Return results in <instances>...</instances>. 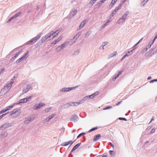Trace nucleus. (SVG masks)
<instances>
[{"mask_svg":"<svg viewBox=\"0 0 157 157\" xmlns=\"http://www.w3.org/2000/svg\"><path fill=\"white\" fill-rule=\"evenodd\" d=\"M7 135V132L6 131H4L0 135V137L2 138H3L6 137Z\"/></svg>","mask_w":157,"mask_h":157,"instance_id":"nucleus-19","label":"nucleus"},{"mask_svg":"<svg viewBox=\"0 0 157 157\" xmlns=\"http://www.w3.org/2000/svg\"><path fill=\"white\" fill-rule=\"evenodd\" d=\"M27 101V99L26 98H23L20 100L17 103H16L17 105L21 103H25Z\"/></svg>","mask_w":157,"mask_h":157,"instance_id":"nucleus-16","label":"nucleus"},{"mask_svg":"<svg viewBox=\"0 0 157 157\" xmlns=\"http://www.w3.org/2000/svg\"><path fill=\"white\" fill-rule=\"evenodd\" d=\"M85 101V100H84V99L83 98V99H82V100H81V101H79L76 102H77V105H79V104H82V103H84Z\"/></svg>","mask_w":157,"mask_h":157,"instance_id":"nucleus-33","label":"nucleus"},{"mask_svg":"<svg viewBox=\"0 0 157 157\" xmlns=\"http://www.w3.org/2000/svg\"><path fill=\"white\" fill-rule=\"evenodd\" d=\"M155 131V129L154 128H153V129H152L151 130V133H152L154 132Z\"/></svg>","mask_w":157,"mask_h":157,"instance_id":"nucleus-61","label":"nucleus"},{"mask_svg":"<svg viewBox=\"0 0 157 157\" xmlns=\"http://www.w3.org/2000/svg\"><path fill=\"white\" fill-rule=\"evenodd\" d=\"M47 39H48L49 40H51L50 36L48 33L45 35L44 37H42L41 40H42V41L44 42Z\"/></svg>","mask_w":157,"mask_h":157,"instance_id":"nucleus-15","label":"nucleus"},{"mask_svg":"<svg viewBox=\"0 0 157 157\" xmlns=\"http://www.w3.org/2000/svg\"><path fill=\"white\" fill-rule=\"evenodd\" d=\"M15 18V16H13L12 17H11L7 21V23H8L10 22L13 19Z\"/></svg>","mask_w":157,"mask_h":157,"instance_id":"nucleus-37","label":"nucleus"},{"mask_svg":"<svg viewBox=\"0 0 157 157\" xmlns=\"http://www.w3.org/2000/svg\"><path fill=\"white\" fill-rule=\"evenodd\" d=\"M79 52V50L78 49L77 51H75L74 52V54L76 55H78Z\"/></svg>","mask_w":157,"mask_h":157,"instance_id":"nucleus-44","label":"nucleus"},{"mask_svg":"<svg viewBox=\"0 0 157 157\" xmlns=\"http://www.w3.org/2000/svg\"><path fill=\"white\" fill-rule=\"evenodd\" d=\"M10 90V89H8V87L5 85V86L1 90V92L0 93V95L2 96L3 94H4L5 93L4 92L5 91H8Z\"/></svg>","mask_w":157,"mask_h":157,"instance_id":"nucleus-10","label":"nucleus"},{"mask_svg":"<svg viewBox=\"0 0 157 157\" xmlns=\"http://www.w3.org/2000/svg\"><path fill=\"white\" fill-rule=\"evenodd\" d=\"M88 96L89 98V99H93L94 97H93V95L91 94V95H88Z\"/></svg>","mask_w":157,"mask_h":157,"instance_id":"nucleus-62","label":"nucleus"},{"mask_svg":"<svg viewBox=\"0 0 157 157\" xmlns=\"http://www.w3.org/2000/svg\"><path fill=\"white\" fill-rule=\"evenodd\" d=\"M147 49H148L146 47L145 48H144L143 50V52H146L147 50Z\"/></svg>","mask_w":157,"mask_h":157,"instance_id":"nucleus-64","label":"nucleus"},{"mask_svg":"<svg viewBox=\"0 0 157 157\" xmlns=\"http://www.w3.org/2000/svg\"><path fill=\"white\" fill-rule=\"evenodd\" d=\"M61 108L63 109H67L69 107L68 103H67L64 105H62L60 106Z\"/></svg>","mask_w":157,"mask_h":157,"instance_id":"nucleus-26","label":"nucleus"},{"mask_svg":"<svg viewBox=\"0 0 157 157\" xmlns=\"http://www.w3.org/2000/svg\"><path fill=\"white\" fill-rule=\"evenodd\" d=\"M124 21V20L123 19H122V18H121L120 19L118 20V22L119 23H120L121 22H123Z\"/></svg>","mask_w":157,"mask_h":157,"instance_id":"nucleus-52","label":"nucleus"},{"mask_svg":"<svg viewBox=\"0 0 157 157\" xmlns=\"http://www.w3.org/2000/svg\"><path fill=\"white\" fill-rule=\"evenodd\" d=\"M117 0H112L109 6V8L110 9L112 8L113 7L114 4L117 2Z\"/></svg>","mask_w":157,"mask_h":157,"instance_id":"nucleus-22","label":"nucleus"},{"mask_svg":"<svg viewBox=\"0 0 157 157\" xmlns=\"http://www.w3.org/2000/svg\"><path fill=\"white\" fill-rule=\"evenodd\" d=\"M118 77V76H117V75H115V76L114 77L113 79H112V80L113 81H115L116 79Z\"/></svg>","mask_w":157,"mask_h":157,"instance_id":"nucleus-50","label":"nucleus"},{"mask_svg":"<svg viewBox=\"0 0 157 157\" xmlns=\"http://www.w3.org/2000/svg\"><path fill=\"white\" fill-rule=\"evenodd\" d=\"M97 128H98L97 127H94V128H92V129H90V130H89L88 131V132H90L93 131H94L95 130L97 129Z\"/></svg>","mask_w":157,"mask_h":157,"instance_id":"nucleus-36","label":"nucleus"},{"mask_svg":"<svg viewBox=\"0 0 157 157\" xmlns=\"http://www.w3.org/2000/svg\"><path fill=\"white\" fill-rule=\"evenodd\" d=\"M109 154L111 155H114V152L113 151H109Z\"/></svg>","mask_w":157,"mask_h":157,"instance_id":"nucleus-45","label":"nucleus"},{"mask_svg":"<svg viewBox=\"0 0 157 157\" xmlns=\"http://www.w3.org/2000/svg\"><path fill=\"white\" fill-rule=\"evenodd\" d=\"M62 30V28H59L57 30H56V31L59 33Z\"/></svg>","mask_w":157,"mask_h":157,"instance_id":"nucleus-56","label":"nucleus"},{"mask_svg":"<svg viewBox=\"0 0 157 157\" xmlns=\"http://www.w3.org/2000/svg\"><path fill=\"white\" fill-rule=\"evenodd\" d=\"M45 105V104L44 103L40 102L38 104L35 105L33 107V109L34 110L37 109Z\"/></svg>","mask_w":157,"mask_h":157,"instance_id":"nucleus-5","label":"nucleus"},{"mask_svg":"<svg viewBox=\"0 0 157 157\" xmlns=\"http://www.w3.org/2000/svg\"><path fill=\"white\" fill-rule=\"evenodd\" d=\"M55 116V114H52L51 115L48 116V117L49 118L50 120L51 119H52L53 117H54Z\"/></svg>","mask_w":157,"mask_h":157,"instance_id":"nucleus-40","label":"nucleus"},{"mask_svg":"<svg viewBox=\"0 0 157 157\" xmlns=\"http://www.w3.org/2000/svg\"><path fill=\"white\" fill-rule=\"evenodd\" d=\"M84 99L85 100H88L90 99L88 95L85 97L84 98Z\"/></svg>","mask_w":157,"mask_h":157,"instance_id":"nucleus-53","label":"nucleus"},{"mask_svg":"<svg viewBox=\"0 0 157 157\" xmlns=\"http://www.w3.org/2000/svg\"><path fill=\"white\" fill-rule=\"evenodd\" d=\"M78 86H77L75 87H65L61 89L60 90V91L61 92H67L70 91L71 90H74L75 89V88H77Z\"/></svg>","mask_w":157,"mask_h":157,"instance_id":"nucleus-4","label":"nucleus"},{"mask_svg":"<svg viewBox=\"0 0 157 157\" xmlns=\"http://www.w3.org/2000/svg\"><path fill=\"white\" fill-rule=\"evenodd\" d=\"M78 118V116L74 114L73 115L70 119L71 121L75 122Z\"/></svg>","mask_w":157,"mask_h":157,"instance_id":"nucleus-12","label":"nucleus"},{"mask_svg":"<svg viewBox=\"0 0 157 157\" xmlns=\"http://www.w3.org/2000/svg\"><path fill=\"white\" fill-rule=\"evenodd\" d=\"M10 124L8 122L5 123L3 125H2L0 127V130H3L5 128H6L10 126Z\"/></svg>","mask_w":157,"mask_h":157,"instance_id":"nucleus-14","label":"nucleus"},{"mask_svg":"<svg viewBox=\"0 0 157 157\" xmlns=\"http://www.w3.org/2000/svg\"><path fill=\"white\" fill-rule=\"evenodd\" d=\"M81 32H80L78 33L74 36V39H77L81 34Z\"/></svg>","mask_w":157,"mask_h":157,"instance_id":"nucleus-25","label":"nucleus"},{"mask_svg":"<svg viewBox=\"0 0 157 157\" xmlns=\"http://www.w3.org/2000/svg\"><path fill=\"white\" fill-rule=\"evenodd\" d=\"M81 143H79L76 144L75 145L74 147L72 148V150L71 151V152H72L73 151H74L75 149H77L78 148V147L81 144Z\"/></svg>","mask_w":157,"mask_h":157,"instance_id":"nucleus-18","label":"nucleus"},{"mask_svg":"<svg viewBox=\"0 0 157 157\" xmlns=\"http://www.w3.org/2000/svg\"><path fill=\"white\" fill-rule=\"evenodd\" d=\"M77 12V10H74L71 11L70 13L69 14L68 16V18L69 19H71L73 18L75 15L76 14Z\"/></svg>","mask_w":157,"mask_h":157,"instance_id":"nucleus-7","label":"nucleus"},{"mask_svg":"<svg viewBox=\"0 0 157 157\" xmlns=\"http://www.w3.org/2000/svg\"><path fill=\"white\" fill-rule=\"evenodd\" d=\"M29 51H27L26 52L25 54L21 58H22L23 59H25L27 58V57L26 58V56L28 55L29 53Z\"/></svg>","mask_w":157,"mask_h":157,"instance_id":"nucleus-29","label":"nucleus"},{"mask_svg":"<svg viewBox=\"0 0 157 157\" xmlns=\"http://www.w3.org/2000/svg\"><path fill=\"white\" fill-rule=\"evenodd\" d=\"M15 104H13V105H11V106H8L6 107V109H7V111L8 110H10V109H11L13 107V106H14Z\"/></svg>","mask_w":157,"mask_h":157,"instance_id":"nucleus-28","label":"nucleus"},{"mask_svg":"<svg viewBox=\"0 0 157 157\" xmlns=\"http://www.w3.org/2000/svg\"><path fill=\"white\" fill-rule=\"evenodd\" d=\"M13 83V82H10L7 84L6 86L7 87H8V89H10V88L11 87Z\"/></svg>","mask_w":157,"mask_h":157,"instance_id":"nucleus-23","label":"nucleus"},{"mask_svg":"<svg viewBox=\"0 0 157 157\" xmlns=\"http://www.w3.org/2000/svg\"><path fill=\"white\" fill-rule=\"evenodd\" d=\"M62 38V37L61 36H59L58 39L52 42L51 43V44L52 45L53 44L54 45H55L59 42L61 40Z\"/></svg>","mask_w":157,"mask_h":157,"instance_id":"nucleus-17","label":"nucleus"},{"mask_svg":"<svg viewBox=\"0 0 157 157\" xmlns=\"http://www.w3.org/2000/svg\"><path fill=\"white\" fill-rule=\"evenodd\" d=\"M21 14V13L20 12H19V13H17L15 15H14L15 16V18H16L17 17H18Z\"/></svg>","mask_w":157,"mask_h":157,"instance_id":"nucleus-47","label":"nucleus"},{"mask_svg":"<svg viewBox=\"0 0 157 157\" xmlns=\"http://www.w3.org/2000/svg\"><path fill=\"white\" fill-rule=\"evenodd\" d=\"M74 141L72 140H69L68 141L65 142L61 144V146H66L68 145L69 144H71V145L73 144Z\"/></svg>","mask_w":157,"mask_h":157,"instance_id":"nucleus-13","label":"nucleus"},{"mask_svg":"<svg viewBox=\"0 0 157 157\" xmlns=\"http://www.w3.org/2000/svg\"><path fill=\"white\" fill-rule=\"evenodd\" d=\"M148 0H144L141 3V5L143 6H144L145 4L147 2Z\"/></svg>","mask_w":157,"mask_h":157,"instance_id":"nucleus-31","label":"nucleus"},{"mask_svg":"<svg viewBox=\"0 0 157 157\" xmlns=\"http://www.w3.org/2000/svg\"><path fill=\"white\" fill-rule=\"evenodd\" d=\"M34 118L31 117H29L25 118L24 121V124H29L30 122L33 121Z\"/></svg>","mask_w":157,"mask_h":157,"instance_id":"nucleus-9","label":"nucleus"},{"mask_svg":"<svg viewBox=\"0 0 157 157\" xmlns=\"http://www.w3.org/2000/svg\"><path fill=\"white\" fill-rule=\"evenodd\" d=\"M67 44V42H64L61 45L58 46L56 48V50L57 51H60L61 49L64 48Z\"/></svg>","mask_w":157,"mask_h":157,"instance_id":"nucleus-6","label":"nucleus"},{"mask_svg":"<svg viewBox=\"0 0 157 157\" xmlns=\"http://www.w3.org/2000/svg\"><path fill=\"white\" fill-rule=\"evenodd\" d=\"M85 101V100H84V99L83 98V99H82V100H81V101H79L76 102H77V105H79V104H82V103H84Z\"/></svg>","mask_w":157,"mask_h":157,"instance_id":"nucleus-32","label":"nucleus"},{"mask_svg":"<svg viewBox=\"0 0 157 157\" xmlns=\"http://www.w3.org/2000/svg\"><path fill=\"white\" fill-rule=\"evenodd\" d=\"M117 12L114 10L112 12L111 14L110 15L109 17H113L116 13Z\"/></svg>","mask_w":157,"mask_h":157,"instance_id":"nucleus-35","label":"nucleus"},{"mask_svg":"<svg viewBox=\"0 0 157 157\" xmlns=\"http://www.w3.org/2000/svg\"><path fill=\"white\" fill-rule=\"evenodd\" d=\"M91 32H88L85 35V38H87V37L89 35L91 34Z\"/></svg>","mask_w":157,"mask_h":157,"instance_id":"nucleus-43","label":"nucleus"},{"mask_svg":"<svg viewBox=\"0 0 157 157\" xmlns=\"http://www.w3.org/2000/svg\"><path fill=\"white\" fill-rule=\"evenodd\" d=\"M126 17H125L124 15H123V16H122V17L121 18H122V19H123L124 21L125 20V19H126Z\"/></svg>","mask_w":157,"mask_h":157,"instance_id":"nucleus-63","label":"nucleus"},{"mask_svg":"<svg viewBox=\"0 0 157 157\" xmlns=\"http://www.w3.org/2000/svg\"><path fill=\"white\" fill-rule=\"evenodd\" d=\"M109 145L111 146L113 148L114 147V145L111 142H110L109 143Z\"/></svg>","mask_w":157,"mask_h":157,"instance_id":"nucleus-60","label":"nucleus"},{"mask_svg":"<svg viewBox=\"0 0 157 157\" xmlns=\"http://www.w3.org/2000/svg\"><path fill=\"white\" fill-rule=\"evenodd\" d=\"M85 134H86V133L85 132H82L78 135V136L77 137V138H80L82 136L84 135Z\"/></svg>","mask_w":157,"mask_h":157,"instance_id":"nucleus-39","label":"nucleus"},{"mask_svg":"<svg viewBox=\"0 0 157 157\" xmlns=\"http://www.w3.org/2000/svg\"><path fill=\"white\" fill-rule=\"evenodd\" d=\"M108 24H107L106 22L104 24L102 25L101 27H100V28L101 29H102L103 28H105V27L107 26Z\"/></svg>","mask_w":157,"mask_h":157,"instance_id":"nucleus-41","label":"nucleus"},{"mask_svg":"<svg viewBox=\"0 0 157 157\" xmlns=\"http://www.w3.org/2000/svg\"><path fill=\"white\" fill-rule=\"evenodd\" d=\"M123 3L121 2V3L119 5V6L117 7L115 10L117 12L119 10L121 9V8L122 6L123 5Z\"/></svg>","mask_w":157,"mask_h":157,"instance_id":"nucleus-20","label":"nucleus"},{"mask_svg":"<svg viewBox=\"0 0 157 157\" xmlns=\"http://www.w3.org/2000/svg\"><path fill=\"white\" fill-rule=\"evenodd\" d=\"M20 109H15L10 113V115L12 116L13 117H16L21 114Z\"/></svg>","mask_w":157,"mask_h":157,"instance_id":"nucleus-1","label":"nucleus"},{"mask_svg":"<svg viewBox=\"0 0 157 157\" xmlns=\"http://www.w3.org/2000/svg\"><path fill=\"white\" fill-rule=\"evenodd\" d=\"M108 44V43L107 42H104L101 45V46H102V49H104V46H105V45H107Z\"/></svg>","mask_w":157,"mask_h":157,"instance_id":"nucleus-38","label":"nucleus"},{"mask_svg":"<svg viewBox=\"0 0 157 157\" xmlns=\"http://www.w3.org/2000/svg\"><path fill=\"white\" fill-rule=\"evenodd\" d=\"M101 135L100 134H97L94 136L93 140L94 141H97L99 139Z\"/></svg>","mask_w":157,"mask_h":157,"instance_id":"nucleus-21","label":"nucleus"},{"mask_svg":"<svg viewBox=\"0 0 157 157\" xmlns=\"http://www.w3.org/2000/svg\"><path fill=\"white\" fill-rule=\"evenodd\" d=\"M138 44V43H137L136 44H135L133 47V49L132 50H133L134 49L136 48V46Z\"/></svg>","mask_w":157,"mask_h":157,"instance_id":"nucleus-58","label":"nucleus"},{"mask_svg":"<svg viewBox=\"0 0 157 157\" xmlns=\"http://www.w3.org/2000/svg\"><path fill=\"white\" fill-rule=\"evenodd\" d=\"M95 2L94 0H91L89 2V5L90 6H91L94 5Z\"/></svg>","mask_w":157,"mask_h":157,"instance_id":"nucleus-30","label":"nucleus"},{"mask_svg":"<svg viewBox=\"0 0 157 157\" xmlns=\"http://www.w3.org/2000/svg\"><path fill=\"white\" fill-rule=\"evenodd\" d=\"M76 102H70L68 103V104L69 105V107L70 106H73V105L74 106H76L77 105Z\"/></svg>","mask_w":157,"mask_h":157,"instance_id":"nucleus-24","label":"nucleus"},{"mask_svg":"<svg viewBox=\"0 0 157 157\" xmlns=\"http://www.w3.org/2000/svg\"><path fill=\"white\" fill-rule=\"evenodd\" d=\"M133 50H132L130 51H128V52H127L124 55H126V56H128L130 55H131V54H130V52H132Z\"/></svg>","mask_w":157,"mask_h":157,"instance_id":"nucleus-42","label":"nucleus"},{"mask_svg":"<svg viewBox=\"0 0 157 157\" xmlns=\"http://www.w3.org/2000/svg\"><path fill=\"white\" fill-rule=\"evenodd\" d=\"M118 119H119V120H124L125 121H127L126 119L125 118L119 117V118Z\"/></svg>","mask_w":157,"mask_h":157,"instance_id":"nucleus-51","label":"nucleus"},{"mask_svg":"<svg viewBox=\"0 0 157 157\" xmlns=\"http://www.w3.org/2000/svg\"><path fill=\"white\" fill-rule=\"evenodd\" d=\"M51 107H50L49 108H47L45 109V111L46 112H48L51 109Z\"/></svg>","mask_w":157,"mask_h":157,"instance_id":"nucleus-46","label":"nucleus"},{"mask_svg":"<svg viewBox=\"0 0 157 157\" xmlns=\"http://www.w3.org/2000/svg\"><path fill=\"white\" fill-rule=\"evenodd\" d=\"M117 52H115L112 54H110L109 56V58H111V57H113V56H114L116 55H117Z\"/></svg>","mask_w":157,"mask_h":157,"instance_id":"nucleus-27","label":"nucleus"},{"mask_svg":"<svg viewBox=\"0 0 157 157\" xmlns=\"http://www.w3.org/2000/svg\"><path fill=\"white\" fill-rule=\"evenodd\" d=\"M23 59L21 57V58L18 59L15 63L14 64H17L20 62L21 61H22Z\"/></svg>","mask_w":157,"mask_h":157,"instance_id":"nucleus-34","label":"nucleus"},{"mask_svg":"<svg viewBox=\"0 0 157 157\" xmlns=\"http://www.w3.org/2000/svg\"><path fill=\"white\" fill-rule=\"evenodd\" d=\"M31 87V86L29 84L26 85L24 86L23 89V93H26L28 92Z\"/></svg>","mask_w":157,"mask_h":157,"instance_id":"nucleus-8","label":"nucleus"},{"mask_svg":"<svg viewBox=\"0 0 157 157\" xmlns=\"http://www.w3.org/2000/svg\"><path fill=\"white\" fill-rule=\"evenodd\" d=\"M112 108V107L111 106H107V107H105V108H104L103 109V110H106V109H109V108Z\"/></svg>","mask_w":157,"mask_h":157,"instance_id":"nucleus-55","label":"nucleus"},{"mask_svg":"<svg viewBox=\"0 0 157 157\" xmlns=\"http://www.w3.org/2000/svg\"><path fill=\"white\" fill-rule=\"evenodd\" d=\"M59 33L56 30L54 32L52 31L48 33L51 40L55 37Z\"/></svg>","mask_w":157,"mask_h":157,"instance_id":"nucleus-3","label":"nucleus"},{"mask_svg":"<svg viewBox=\"0 0 157 157\" xmlns=\"http://www.w3.org/2000/svg\"><path fill=\"white\" fill-rule=\"evenodd\" d=\"M98 93L99 92L98 91H97L94 93L93 94H92V95H93V97H94L95 96L98 95Z\"/></svg>","mask_w":157,"mask_h":157,"instance_id":"nucleus-48","label":"nucleus"},{"mask_svg":"<svg viewBox=\"0 0 157 157\" xmlns=\"http://www.w3.org/2000/svg\"><path fill=\"white\" fill-rule=\"evenodd\" d=\"M151 45L150 43H149L148 44L146 47L148 49L151 48Z\"/></svg>","mask_w":157,"mask_h":157,"instance_id":"nucleus-54","label":"nucleus"},{"mask_svg":"<svg viewBox=\"0 0 157 157\" xmlns=\"http://www.w3.org/2000/svg\"><path fill=\"white\" fill-rule=\"evenodd\" d=\"M88 21L87 20H85L83 21L80 24L79 27L77 28V30H80L81 28H82L85 24Z\"/></svg>","mask_w":157,"mask_h":157,"instance_id":"nucleus-11","label":"nucleus"},{"mask_svg":"<svg viewBox=\"0 0 157 157\" xmlns=\"http://www.w3.org/2000/svg\"><path fill=\"white\" fill-rule=\"evenodd\" d=\"M9 113H10V112H7L6 113H5L4 114H2V115H1V116L2 117V118L3 117L5 116L6 115H7V114H8Z\"/></svg>","mask_w":157,"mask_h":157,"instance_id":"nucleus-49","label":"nucleus"},{"mask_svg":"<svg viewBox=\"0 0 157 157\" xmlns=\"http://www.w3.org/2000/svg\"><path fill=\"white\" fill-rule=\"evenodd\" d=\"M43 42V41H42V40H40L38 42V44L39 45H41V44Z\"/></svg>","mask_w":157,"mask_h":157,"instance_id":"nucleus-59","label":"nucleus"},{"mask_svg":"<svg viewBox=\"0 0 157 157\" xmlns=\"http://www.w3.org/2000/svg\"><path fill=\"white\" fill-rule=\"evenodd\" d=\"M7 111V109H6V108H5V109H4L2 110V112L3 113H5Z\"/></svg>","mask_w":157,"mask_h":157,"instance_id":"nucleus-57","label":"nucleus"},{"mask_svg":"<svg viewBox=\"0 0 157 157\" xmlns=\"http://www.w3.org/2000/svg\"><path fill=\"white\" fill-rule=\"evenodd\" d=\"M41 34L40 33L38 34L36 37L32 38L31 40L28 42V44L31 45L33 44L40 38Z\"/></svg>","mask_w":157,"mask_h":157,"instance_id":"nucleus-2","label":"nucleus"}]
</instances>
